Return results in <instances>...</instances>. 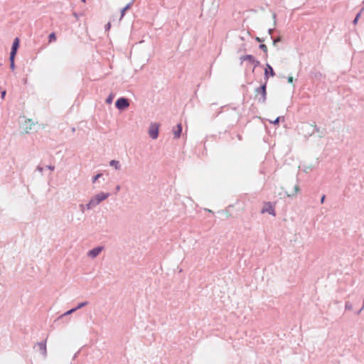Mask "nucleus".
Instances as JSON below:
<instances>
[{
  "label": "nucleus",
  "instance_id": "1",
  "mask_svg": "<svg viewBox=\"0 0 364 364\" xmlns=\"http://www.w3.org/2000/svg\"><path fill=\"white\" fill-rule=\"evenodd\" d=\"M109 193L100 192L93 196L87 203V210H91L98 205L101 202L104 201L109 196Z\"/></svg>",
  "mask_w": 364,
  "mask_h": 364
},
{
  "label": "nucleus",
  "instance_id": "2",
  "mask_svg": "<svg viewBox=\"0 0 364 364\" xmlns=\"http://www.w3.org/2000/svg\"><path fill=\"white\" fill-rule=\"evenodd\" d=\"M267 81L264 82L261 86L257 87L255 89V97L260 95L258 98V102L259 103H264L267 100Z\"/></svg>",
  "mask_w": 364,
  "mask_h": 364
},
{
  "label": "nucleus",
  "instance_id": "3",
  "mask_svg": "<svg viewBox=\"0 0 364 364\" xmlns=\"http://www.w3.org/2000/svg\"><path fill=\"white\" fill-rule=\"evenodd\" d=\"M115 106L119 110H124L129 107V101L127 98L120 97L116 101Z\"/></svg>",
  "mask_w": 364,
  "mask_h": 364
},
{
  "label": "nucleus",
  "instance_id": "4",
  "mask_svg": "<svg viewBox=\"0 0 364 364\" xmlns=\"http://www.w3.org/2000/svg\"><path fill=\"white\" fill-rule=\"evenodd\" d=\"M240 60H241L242 63L245 60H248V62L254 65V68L260 65L259 61L257 60L252 55L250 54L242 55L240 58Z\"/></svg>",
  "mask_w": 364,
  "mask_h": 364
},
{
  "label": "nucleus",
  "instance_id": "5",
  "mask_svg": "<svg viewBox=\"0 0 364 364\" xmlns=\"http://www.w3.org/2000/svg\"><path fill=\"white\" fill-rule=\"evenodd\" d=\"M149 135L152 139H156L159 136V125L156 123H151L149 129Z\"/></svg>",
  "mask_w": 364,
  "mask_h": 364
},
{
  "label": "nucleus",
  "instance_id": "6",
  "mask_svg": "<svg viewBox=\"0 0 364 364\" xmlns=\"http://www.w3.org/2000/svg\"><path fill=\"white\" fill-rule=\"evenodd\" d=\"M262 213H268L269 214L275 216L276 213L274 206L272 205L270 202L266 203L264 208L261 210Z\"/></svg>",
  "mask_w": 364,
  "mask_h": 364
},
{
  "label": "nucleus",
  "instance_id": "7",
  "mask_svg": "<svg viewBox=\"0 0 364 364\" xmlns=\"http://www.w3.org/2000/svg\"><path fill=\"white\" fill-rule=\"evenodd\" d=\"M104 249L103 246H97L89 250L87 256L91 258H95Z\"/></svg>",
  "mask_w": 364,
  "mask_h": 364
},
{
  "label": "nucleus",
  "instance_id": "8",
  "mask_svg": "<svg viewBox=\"0 0 364 364\" xmlns=\"http://www.w3.org/2000/svg\"><path fill=\"white\" fill-rule=\"evenodd\" d=\"M274 75H275V73H274L272 67L269 64H267L266 68L264 70V79H265V81L267 82L269 76L273 77Z\"/></svg>",
  "mask_w": 364,
  "mask_h": 364
},
{
  "label": "nucleus",
  "instance_id": "9",
  "mask_svg": "<svg viewBox=\"0 0 364 364\" xmlns=\"http://www.w3.org/2000/svg\"><path fill=\"white\" fill-rule=\"evenodd\" d=\"M39 350L44 358L47 357L46 339L43 341L37 343Z\"/></svg>",
  "mask_w": 364,
  "mask_h": 364
},
{
  "label": "nucleus",
  "instance_id": "10",
  "mask_svg": "<svg viewBox=\"0 0 364 364\" xmlns=\"http://www.w3.org/2000/svg\"><path fill=\"white\" fill-rule=\"evenodd\" d=\"M308 126L313 129L310 135H312L315 133H320L319 136L320 137L323 136V133L320 132V128L318 127L316 124H308Z\"/></svg>",
  "mask_w": 364,
  "mask_h": 364
},
{
  "label": "nucleus",
  "instance_id": "11",
  "mask_svg": "<svg viewBox=\"0 0 364 364\" xmlns=\"http://www.w3.org/2000/svg\"><path fill=\"white\" fill-rule=\"evenodd\" d=\"M109 166L114 168L116 170H120L122 168V166L119 161L117 160H111L109 161Z\"/></svg>",
  "mask_w": 364,
  "mask_h": 364
},
{
  "label": "nucleus",
  "instance_id": "12",
  "mask_svg": "<svg viewBox=\"0 0 364 364\" xmlns=\"http://www.w3.org/2000/svg\"><path fill=\"white\" fill-rule=\"evenodd\" d=\"M182 132V125L181 124H177V129L174 131V138L178 139L181 136Z\"/></svg>",
  "mask_w": 364,
  "mask_h": 364
},
{
  "label": "nucleus",
  "instance_id": "13",
  "mask_svg": "<svg viewBox=\"0 0 364 364\" xmlns=\"http://www.w3.org/2000/svg\"><path fill=\"white\" fill-rule=\"evenodd\" d=\"M19 47V39L18 38H16L14 40V42L12 43L11 49V50L16 51Z\"/></svg>",
  "mask_w": 364,
  "mask_h": 364
},
{
  "label": "nucleus",
  "instance_id": "14",
  "mask_svg": "<svg viewBox=\"0 0 364 364\" xmlns=\"http://www.w3.org/2000/svg\"><path fill=\"white\" fill-rule=\"evenodd\" d=\"M132 5V2H130L128 4H127L122 10H121V17H120V19H122L124 14H125V12L127 11V10H128L131 6Z\"/></svg>",
  "mask_w": 364,
  "mask_h": 364
},
{
  "label": "nucleus",
  "instance_id": "15",
  "mask_svg": "<svg viewBox=\"0 0 364 364\" xmlns=\"http://www.w3.org/2000/svg\"><path fill=\"white\" fill-rule=\"evenodd\" d=\"M311 77H314V78H316V79H320L321 77V76H322V74L319 71L311 72Z\"/></svg>",
  "mask_w": 364,
  "mask_h": 364
},
{
  "label": "nucleus",
  "instance_id": "16",
  "mask_svg": "<svg viewBox=\"0 0 364 364\" xmlns=\"http://www.w3.org/2000/svg\"><path fill=\"white\" fill-rule=\"evenodd\" d=\"M259 48L265 53L266 56L267 55V47L266 45L261 43L259 45Z\"/></svg>",
  "mask_w": 364,
  "mask_h": 364
},
{
  "label": "nucleus",
  "instance_id": "17",
  "mask_svg": "<svg viewBox=\"0 0 364 364\" xmlns=\"http://www.w3.org/2000/svg\"><path fill=\"white\" fill-rule=\"evenodd\" d=\"M88 304V302L87 301H83V302H81V303H79L75 307H74L75 309H76V311L87 306Z\"/></svg>",
  "mask_w": 364,
  "mask_h": 364
},
{
  "label": "nucleus",
  "instance_id": "18",
  "mask_svg": "<svg viewBox=\"0 0 364 364\" xmlns=\"http://www.w3.org/2000/svg\"><path fill=\"white\" fill-rule=\"evenodd\" d=\"M76 311V309L75 308H73L68 311H67L66 312H65L63 314H62L60 316V317H63V316H68V315H70L72 314L73 313L75 312Z\"/></svg>",
  "mask_w": 364,
  "mask_h": 364
},
{
  "label": "nucleus",
  "instance_id": "19",
  "mask_svg": "<svg viewBox=\"0 0 364 364\" xmlns=\"http://www.w3.org/2000/svg\"><path fill=\"white\" fill-rule=\"evenodd\" d=\"M281 119H282V121H284V117H278L274 121H270V123L273 124H278Z\"/></svg>",
  "mask_w": 364,
  "mask_h": 364
},
{
  "label": "nucleus",
  "instance_id": "20",
  "mask_svg": "<svg viewBox=\"0 0 364 364\" xmlns=\"http://www.w3.org/2000/svg\"><path fill=\"white\" fill-rule=\"evenodd\" d=\"M345 309L351 311L353 309V304L350 301H346Z\"/></svg>",
  "mask_w": 364,
  "mask_h": 364
},
{
  "label": "nucleus",
  "instance_id": "21",
  "mask_svg": "<svg viewBox=\"0 0 364 364\" xmlns=\"http://www.w3.org/2000/svg\"><path fill=\"white\" fill-rule=\"evenodd\" d=\"M49 42L56 41V36L55 33H51L48 36Z\"/></svg>",
  "mask_w": 364,
  "mask_h": 364
},
{
  "label": "nucleus",
  "instance_id": "22",
  "mask_svg": "<svg viewBox=\"0 0 364 364\" xmlns=\"http://www.w3.org/2000/svg\"><path fill=\"white\" fill-rule=\"evenodd\" d=\"M299 188L298 184H296L294 186V192L291 194H288V196L291 197V196H295L299 192Z\"/></svg>",
  "mask_w": 364,
  "mask_h": 364
},
{
  "label": "nucleus",
  "instance_id": "23",
  "mask_svg": "<svg viewBox=\"0 0 364 364\" xmlns=\"http://www.w3.org/2000/svg\"><path fill=\"white\" fill-rule=\"evenodd\" d=\"M363 10H364V8H363V9H361V11H360V12L356 15L355 18H354V20L353 21V24H356V23H357V22H358V18H359V17H360V14H361V12H362Z\"/></svg>",
  "mask_w": 364,
  "mask_h": 364
},
{
  "label": "nucleus",
  "instance_id": "24",
  "mask_svg": "<svg viewBox=\"0 0 364 364\" xmlns=\"http://www.w3.org/2000/svg\"><path fill=\"white\" fill-rule=\"evenodd\" d=\"M16 53H17L16 51L11 50L9 60H14Z\"/></svg>",
  "mask_w": 364,
  "mask_h": 364
},
{
  "label": "nucleus",
  "instance_id": "25",
  "mask_svg": "<svg viewBox=\"0 0 364 364\" xmlns=\"http://www.w3.org/2000/svg\"><path fill=\"white\" fill-rule=\"evenodd\" d=\"M87 204L84 205V204H80L79 205V208H80V211L84 213L85 210H87Z\"/></svg>",
  "mask_w": 364,
  "mask_h": 364
},
{
  "label": "nucleus",
  "instance_id": "26",
  "mask_svg": "<svg viewBox=\"0 0 364 364\" xmlns=\"http://www.w3.org/2000/svg\"><path fill=\"white\" fill-rule=\"evenodd\" d=\"M102 176V173H97L92 178V183H95L98 178H100Z\"/></svg>",
  "mask_w": 364,
  "mask_h": 364
},
{
  "label": "nucleus",
  "instance_id": "27",
  "mask_svg": "<svg viewBox=\"0 0 364 364\" xmlns=\"http://www.w3.org/2000/svg\"><path fill=\"white\" fill-rule=\"evenodd\" d=\"M112 100H113V95H109V97L106 99V102L107 104H111L112 102Z\"/></svg>",
  "mask_w": 364,
  "mask_h": 364
},
{
  "label": "nucleus",
  "instance_id": "28",
  "mask_svg": "<svg viewBox=\"0 0 364 364\" xmlns=\"http://www.w3.org/2000/svg\"><path fill=\"white\" fill-rule=\"evenodd\" d=\"M282 38L280 36L273 39V45L275 46L278 42H280Z\"/></svg>",
  "mask_w": 364,
  "mask_h": 364
},
{
  "label": "nucleus",
  "instance_id": "29",
  "mask_svg": "<svg viewBox=\"0 0 364 364\" xmlns=\"http://www.w3.org/2000/svg\"><path fill=\"white\" fill-rule=\"evenodd\" d=\"M10 61V68L12 70H14L15 68V63H14V60H9Z\"/></svg>",
  "mask_w": 364,
  "mask_h": 364
},
{
  "label": "nucleus",
  "instance_id": "30",
  "mask_svg": "<svg viewBox=\"0 0 364 364\" xmlns=\"http://www.w3.org/2000/svg\"><path fill=\"white\" fill-rule=\"evenodd\" d=\"M6 94V91L5 90H4L1 92V98L2 100H4L5 98Z\"/></svg>",
  "mask_w": 364,
  "mask_h": 364
},
{
  "label": "nucleus",
  "instance_id": "31",
  "mask_svg": "<svg viewBox=\"0 0 364 364\" xmlns=\"http://www.w3.org/2000/svg\"><path fill=\"white\" fill-rule=\"evenodd\" d=\"M46 168L50 171H53L55 169V166L52 165H48L46 166Z\"/></svg>",
  "mask_w": 364,
  "mask_h": 364
},
{
  "label": "nucleus",
  "instance_id": "32",
  "mask_svg": "<svg viewBox=\"0 0 364 364\" xmlns=\"http://www.w3.org/2000/svg\"><path fill=\"white\" fill-rule=\"evenodd\" d=\"M293 80H294L293 77H291V76H289V77H287V81H288V82H289V83H292V82H293Z\"/></svg>",
  "mask_w": 364,
  "mask_h": 364
},
{
  "label": "nucleus",
  "instance_id": "33",
  "mask_svg": "<svg viewBox=\"0 0 364 364\" xmlns=\"http://www.w3.org/2000/svg\"><path fill=\"white\" fill-rule=\"evenodd\" d=\"M111 27V23L109 22L105 25V30L108 31Z\"/></svg>",
  "mask_w": 364,
  "mask_h": 364
},
{
  "label": "nucleus",
  "instance_id": "34",
  "mask_svg": "<svg viewBox=\"0 0 364 364\" xmlns=\"http://www.w3.org/2000/svg\"><path fill=\"white\" fill-rule=\"evenodd\" d=\"M255 40H256L257 42H259V43H262V42H263V41H264V39H262V38H259V37H256V38H255Z\"/></svg>",
  "mask_w": 364,
  "mask_h": 364
},
{
  "label": "nucleus",
  "instance_id": "35",
  "mask_svg": "<svg viewBox=\"0 0 364 364\" xmlns=\"http://www.w3.org/2000/svg\"><path fill=\"white\" fill-rule=\"evenodd\" d=\"M273 31H274V28H269L268 29V33L269 35H272V33H273Z\"/></svg>",
  "mask_w": 364,
  "mask_h": 364
},
{
  "label": "nucleus",
  "instance_id": "36",
  "mask_svg": "<svg viewBox=\"0 0 364 364\" xmlns=\"http://www.w3.org/2000/svg\"><path fill=\"white\" fill-rule=\"evenodd\" d=\"M37 170H38L39 172H42V171H43V167H41V166H38L37 167Z\"/></svg>",
  "mask_w": 364,
  "mask_h": 364
},
{
  "label": "nucleus",
  "instance_id": "37",
  "mask_svg": "<svg viewBox=\"0 0 364 364\" xmlns=\"http://www.w3.org/2000/svg\"><path fill=\"white\" fill-rule=\"evenodd\" d=\"M325 198H326L325 195H323V196L321 197V203H323V202H324V200H325Z\"/></svg>",
  "mask_w": 364,
  "mask_h": 364
},
{
  "label": "nucleus",
  "instance_id": "38",
  "mask_svg": "<svg viewBox=\"0 0 364 364\" xmlns=\"http://www.w3.org/2000/svg\"><path fill=\"white\" fill-rule=\"evenodd\" d=\"M116 191H119L120 190V186L118 185L116 186Z\"/></svg>",
  "mask_w": 364,
  "mask_h": 364
},
{
  "label": "nucleus",
  "instance_id": "39",
  "mask_svg": "<svg viewBox=\"0 0 364 364\" xmlns=\"http://www.w3.org/2000/svg\"><path fill=\"white\" fill-rule=\"evenodd\" d=\"M273 18H274V19L276 18V14H273Z\"/></svg>",
  "mask_w": 364,
  "mask_h": 364
},
{
  "label": "nucleus",
  "instance_id": "40",
  "mask_svg": "<svg viewBox=\"0 0 364 364\" xmlns=\"http://www.w3.org/2000/svg\"><path fill=\"white\" fill-rule=\"evenodd\" d=\"M72 131L74 132L75 131V128H73Z\"/></svg>",
  "mask_w": 364,
  "mask_h": 364
},
{
  "label": "nucleus",
  "instance_id": "41",
  "mask_svg": "<svg viewBox=\"0 0 364 364\" xmlns=\"http://www.w3.org/2000/svg\"><path fill=\"white\" fill-rule=\"evenodd\" d=\"M238 139H241V136L240 135H238Z\"/></svg>",
  "mask_w": 364,
  "mask_h": 364
},
{
  "label": "nucleus",
  "instance_id": "42",
  "mask_svg": "<svg viewBox=\"0 0 364 364\" xmlns=\"http://www.w3.org/2000/svg\"><path fill=\"white\" fill-rule=\"evenodd\" d=\"M134 1H135V0H132V1H131V2H132V3H133Z\"/></svg>",
  "mask_w": 364,
  "mask_h": 364
},
{
  "label": "nucleus",
  "instance_id": "43",
  "mask_svg": "<svg viewBox=\"0 0 364 364\" xmlns=\"http://www.w3.org/2000/svg\"><path fill=\"white\" fill-rule=\"evenodd\" d=\"M81 1H82V2H85V0H81Z\"/></svg>",
  "mask_w": 364,
  "mask_h": 364
},
{
  "label": "nucleus",
  "instance_id": "44",
  "mask_svg": "<svg viewBox=\"0 0 364 364\" xmlns=\"http://www.w3.org/2000/svg\"><path fill=\"white\" fill-rule=\"evenodd\" d=\"M363 3H364V0H363Z\"/></svg>",
  "mask_w": 364,
  "mask_h": 364
}]
</instances>
